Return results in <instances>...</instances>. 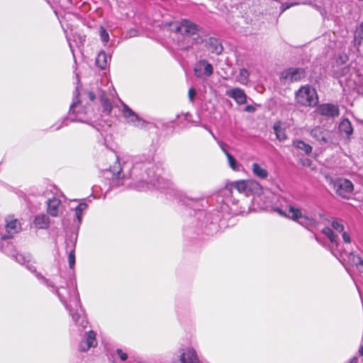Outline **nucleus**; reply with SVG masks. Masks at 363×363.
Wrapping results in <instances>:
<instances>
[{
	"mask_svg": "<svg viewBox=\"0 0 363 363\" xmlns=\"http://www.w3.org/2000/svg\"><path fill=\"white\" fill-rule=\"evenodd\" d=\"M36 276L42 278L44 283L50 288L51 291L56 293L60 301L69 311V315L79 330H84L88 325V320L82 308L76 286L73 283L72 286H69L67 281L61 277H55V282L52 283L42 277L40 274Z\"/></svg>",
	"mask_w": 363,
	"mask_h": 363,
	"instance_id": "f257e3e1",
	"label": "nucleus"
},
{
	"mask_svg": "<svg viewBox=\"0 0 363 363\" xmlns=\"http://www.w3.org/2000/svg\"><path fill=\"white\" fill-rule=\"evenodd\" d=\"M130 175L133 177V188L143 191L155 188L164 190L169 187V181L155 174L150 160L135 157L133 160Z\"/></svg>",
	"mask_w": 363,
	"mask_h": 363,
	"instance_id": "f03ea898",
	"label": "nucleus"
},
{
	"mask_svg": "<svg viewBox=\"0 0 363 363\" xmlns=\"http://www.w3.org/2000/svg\"><path fill=\"white\" fill-rule=\"evenodd\" d=\"M263 208H272L280 216L291 218L298 223L300 225L309 229L315 228L318 227L319 223V218L320 217V215H308L306 211H303L292 206H289L287 212H286L280 208H273L271 202H267L265 203Z\"/></svg>",
	"mask_w": 363,
	"mask_h": 363,
	"instance_id": "7ed1b4c3",
	"label": "nucleus"
},
{
	"mask_svg": "<svg viewBox=\"0 0 363 363\" xmlns=\"http://www.w3.org/2000/svg\"><path fill=\"white\" fill-rule=\"evenodd\" d=\"M330 227H325L322 230V233L324 234L330 242L329 247L331 253L336 257L342 256V253L338 249V233H342L343 241L345 243L350 244L351 242V238L350 234L345 231V227L341 220L334 218L330 221Z\"/></svg>",
	"mask_w": 363,
	"mask_h": 363,
	"instance_id": "20e7f679",
	"label": "nucleus"
},
{
	"mask_svg": "<svg viewBox=\"0 0 363 363\" xmlns=\"http://www.w3.org/2000/svg\"><path fill=\"white\" fill-rule=\"evenodd\" d=\"M170 27L171 30L191 38L193 44H201L204 41L203 29L188 19H182L179 23H172Z\"/></svg>",
	"mask_w": 363,
	"mask_h": 363,
	"instance_id": "39448f33",
	"label": "nucleus"
},
{
	"mask_svg": "<svg viewBox=\"0 0 363 363\" xmlns=\"http://www.w3.org/2000/svg\"><path fill=\"white\" fill-rule=\"evenodd\" d=\"M92 110L89 106H83L78 95L70 106L69 116L72 121L90 123L92 121Z\"/></svg>",
	"mask_w": 363,
	"mask_h": 363,
	"instance_id": "423d86ee",
	"label": "nucleus"
},
{
	"mask_svg": "<svg viewBox=\"0 0 363 363\" xmlns=\"http://www.w3.org/2000/svg\"><path fill=\"white\" fill-rule=\"evenodd\" d=\"M296 102L303 106H315L318 102L316 90L310 85L302 86L295 93Z\"/></svg>",
	"mask_w": 363,
	"mask_h": 363,
	"instance_id": "0eeeda50",
	"label": "nucleus"
},
{
	"mask_svg": "<svg viewBox=\"0 0 363 363\" xmlns=\"http://www.w3.org/2000/svg\"><path fill=\"white\" fill-rule=\"evenodd\" d=\"M5 229L6 234H0V242L12 238L16 234L19 233L22 230V223L21 220L16 218L14 216H8L5 218Z\"/></svg>",
	"mask_w": 363,
	"mask_h": 363,
	"instance_id": "6e6552de",
	"label": "nucleus"
},
{
	"mask_svg": "<svg viewBox=\"0 0 363 363\" xmlns=\"http://www.w3.org/2000/svg\"><path fill=\"white\" fill-rule=\"evenodd\" d=\"M179 353L177 357L172 358V363H208L206 361L200 360L196 350L191 347L181 348Z\"/></svg>",
	"mask_w": 363,
	"mask_h": 363,
	"instance_id": "1a4fd4ad",
	"label": "nucleus"
},
{
	"mask_svg": "<svg viewBox=\"0 0 363 363\" xmlns=\"http://www.w3.org/2000/svg\"><path fill=\"white\" fill-rule=\"evenodd\" d=\"M331 184L335 193L344 199H349L354 190L352 183L347 179L337 178L332 181Z\"/></svg>",
	"mask_w": 363,
	"mask_h": 363,
	"instance_id": "9d476101",
	"label": "nucleus"
},
{
	"mask_svg": "<svg viewBox=\"0 0 363 363\" xmlns=\"http://www.w3.org/2000/svg\"><path fill=\"white\" fill-rule=\"evenodd\" d=\"M122 108L121 112L125 122L136 128H143L146 125V122L140 118L133 110L128 106L121 101Z\"/></svg>",
	"mask_w": 363,
	"mask_h": 363,
	"instance_id": "9b49d317",
	"label": "nucleus"
},
{
	"mask_svg": "<svg viewBox=\"0 0 363 363\" xmlns=\"http://www.w3.org/2000/svg\"><path fill=\"white\" fill-rule=\"evenodd\" d=\"M52 194L51 191L45 192V196L48 197L47 212L50 216L57 217L62 213L63 206L61 200L57 196L54 195L50 197V194Z\"/></svg>",
	"mask_w": 363,
	"mask_h": 363,
	"instance_id": "f8f14e48",
	"label": "nucleus"
},
{
	"mask_svg": "<svg viewBox=\"0 0 363 363\" xmlns=\"http://www.w3.org/2000/svg\"><path fill=\"white\" fill-rule=\"evenodd\" d=\"M305 77V71L302 68H289L281 73L280 79L286 82L301 80Z\"/></svg>",
	"mask_w": 363,
	"mask_h": 363,
	"instance_id": "ddd939ff",
	"label": "nucleus"
},
{
	"mask_svg": "<svg viewBox=\"0 0 363 363\" xmlns=\"http://www.w3.org/2000/svg\"><path fill=\"white\" fill-rule=\"evenodd\" d=\"M316 111L318 114L328 118L336 117L340 113L338 106L331 104H320Z\"/></svg>",
	"mask_w": 363,
	"mask_h": 363,
	"instance_id": "4468645a",
	"label": "nucleus"
},
{
	"mask_svg": "<svg viewBox=\"0 0 363 363\" xmlns=\"http://www.w3.org/2000/svg\"><path fill=\"white\" fill-rule=\"evenodd\" d=\"M97 345L96 339V333L93 330H89L79 345V350L82 352L89 350L91 347H94Z\"/></svg>",
	"mask_w": 363,
	"mask_h": 363,
	"instance_id": "2eb2a0df",
	"label": "nucleus"
},
{
	"mask_svg": "<svg viewBox=\"0 0 363 363\" xmlns=\"http://www.w3.org/2000/svg\"><path fill=\"white\" fill-rule=\"evenodd\" d=\"M311 135L320 143L327 144L331 141L330 133L321 127H316L312 129Z\"/></svg>",
	"mask_w": 363,
	"mask_h": 363,
	"instance_id": "dca6fc26",
	"label": "nucleus"
},
{
	"mask_svg": "<svg viewBox=\"0 0 363 363\" xmlns=\"http://www.w3.org/2000/svg\"><path fill=\"white\" fill-rule=\"evenodd\" d=\"M203 69L204 74L207 77L211 76L213 74V66L205 60H200L196 67H194V74L201 78L203 76L201 70Z\"/></svg>",
	"mask_w": 363,
	"mask_h": 363,
	"instance_id": "f3484780",
	"label": "nucleus"
},
{
	"mask_svg": "<svg viewBox=\"0 0 363 363\" xmlns=\"http://www.w3.org/2000/svg\"><path fill=\"white\" fill-rule=\"evenodd\" d=\"M225 94L233 99L238 104L242 105L247 102V95L240 88L236 87L227 90Z\"/></svg>",
	"mask_w": 363,
	"mask_h": 363,
	"instance_id": "a211bd4d",
	"label": "nucleus"
},
{
	"mask_svg": "<svg viewBox=\"0 0 363 363\" xmlns=\"http://www.w3.org/2000/svg\"><path fill=\"white\" fill-rule=\"evenodd\" d=\"M247 180H240L233 182L230 184V188H227L225 191V195L228 196L233 194V190H236L240 194L247 195Z\"/></svg>",
	"mask_w": 363,
	"mask_h": 363,
	"instance_id": "6ab92c4d",
	"label": "nucleus"
},
{
	"mask_svg": "<svg viewBox=\"0 0 363 363\" xmlns=\"http://www.w3.org/2000/svg\"><path fill=\"white\" fill-rule=\"evenodd\" d=\"M4 252L12 257L15 258V259L20 263L21 264H26L27 268L33 272H35V269H34V267L32 266V264H30V255H24L22 253L17 252L16 254L10 253L7 250H4Z\"/></svg>",
	"mask_w": 363,
	"mask_h": 363,
	"instance_id": "aec40b11",
	"label": "nucleus"
},
{
	"mask_svg": "<svg viewBox=\"0 0 363 363\" xmlns=\"http://www.w3.org/2000/svg\"><path fill=\"white\" fill-rule=\"evenodd\" d=\"M252 172L255 177L260 179H267L269 177L268 171L258 163L252 164Z\"/></svg>",
	"mask_w": 363,
	"mask_h": 363,
	"instance_id": "412c9836",
	"label": "nucleus"
},
{
	"mask_svg": "<svg viewBox=\"0 0 363 363\" xmlns=\"http://www.w3.org/2000/svg\"><path fill=\"white\" fill-rule=\"evenodd\" d=\"M33 224L38 229H46L50 224L49 218L45 214H40L35 217Z\"/></svg>",
	"mask_w": 363,
	"mask_h": 363,
	"instance_id": "4be33fe9",
	"label": "nucleus"
},
{
	"mask_svg": "<svg viewBox=\"0 0 363 363\" xmlns=\"http://www.w3.org/2000/svg\"><path fill=\"white\" fill-rule=\"evenodd\" d=\"M363 40V22L356 28L354 35L353 45L357 51L359 50Z\"/></svg>",
	"mask_w": 363,
	"mask_h": 363,
	"instance_id": "5701e85b",
	"label": "nucleus"
},
{
	"mask_svg": "<svg viewBox=\"0 0 363 363\" xmlns=\"http://www.w3.org/2000/svg\"><path fill=\"white\" fill-rule=\"evenodd\" d=\"M247 194L252 193L259 196L262 192V187L255 180H247Z\"/></svg>",
	"mask_w": 363,
	"mask_h": 363,
	"instance_id": "b1692460",
	"label": "nucleus"
},
{
	"mask_svg": "<svg viewBox=\"0 0 363 363\" xmlns=\"http://www.w3.org/2000/svg\"><path fill=\"white\" fill-rule=\"evenodd\" d=\"M273 128L276 134L277 138L279 141H284L286 139V135L285 133L284 128L282 127V123L281 121H277L276 123H274Z\"/></svg>",
	"mask_w": 363,
	"mask_h": 363,
	"instance_id": "393cba45",
	"label": "nucleus"
},
{
	"mask_svg": "<svg viewBox=\"0 0 363 363\" xmlns=\"http://www.w3.org/2000/svg\"><path fill=\"white\" fill-rule=\"evenodd\" d=\"M96 65L101 69H105L108 65V57L105 52H100L96 59Z\"/></svg>",
	"mask_w": 363,
	"mask_h": 363,
	"instance_id": "a878e982",
	"label": "nucleus"
},
{
	"mask_svg": "<svg viewBox=\"0 0 363 363\" xmlns=\"http://www.w3.org/2000/svg\"><path fill=\"white\" fill-rule=\"evenodd\" d=\"M293 145L296 148L303 151L306 155H309L312 152V147L303 140H294L293 141Z\"/></svg>",
	"mask_w": 363,
	"mask_h": 363,
	"instance_id": "bb28decb",
	"label": "nucleus"
},
{
	"mask_svg": "<svg viewBox=\"0 0 363 363\" xmlns=\"http://www.w3.org/2000/svg\"><path fill=\"white\" fill-rule=\"evenodd\" d=\"M208 43L212 52L217 55L222 52L223 47L218 39L211 38H209Z\"/></svg>",
	"mask_w": 363,
	"mask_h": 363,
	"instance_id": "cd10ccee",
	"label": "nucleus"
},
{
	"mask_svg": "<svg viewBox=\"0 0 363 363\" xmlns=\"http://www.w3.org/2000/svg\"><path fill=\"white\" fill-rule=\"evenodd\" d=\"M88 205L86 203H79L74 208L76 219L78 225L82 223V218L84 212L87 209Z\"/></svg>",
	"mask_w": 363,
	"mask_h": 363,
	"instance_id": "c85d7f7f",
	"label": "nucleus"
},
{
	"mask_svg": "<svg viewBox=\"0 0 363 363\" xmlns=\"http://www.w3.org/2000/svg\"><path fill=\"white\" fill-rule=\"evenodd\" d=\"M250 73L245 68H242L239 71V74L236 81L242 85H247L249 82Z\"/></svg>",
	"mask_w": 363,
	"mask_h": 363,
	"instance_id": "c756f323",
	"label": "nucleus"
},
{
	"mask_svg": "<svg viewBox=\"0 0 363 363\" xmlns=\"http://www.w3.org/2000/svg\"><path fill=\"white\" fill-rule=\"evenodd\" d=\"M349 262L357 267L359 272H363V259L354 253L349 255Z\"/></svg>",
	"mask_w": 363,
	"mask_h": 363,
	"instance_id": "7c9ffc66",
	"label": "nucleus"
},
{
	"mask_svg": "<svg viewBox=\"0 0 363 363\" xmlns=\"http://www.w3.org/2000/svg\"><path fill=\"white\" fill-rule=\"evenodd\" d=\"M339 129L341 132L345 133L347 135H350L353 132L351 123L347 119H344L341 121L339 125Z\"/></svg>",
	"mask_w": 363,
	"mask_h": 363,
	"instance_id": "2f4dec72",
	"label": "nucleus"
},
{
	"mask_svg": "<svg viewBox=\"0 0 363 363\" xmlns=\"http://www.w3.org/2000/svg\"><path fill=\"white\" fill-rule=\"evenodd\" d=\"M117 358H119L121 362L128 361L127 363H133L131 358H128V354L121 349H117L114 359L116 361Z\"/></svg>",
	"mask_w": 363,
	"mask_h": 363,
	"instance_id": "473e14b6",
	"label": "nucleus"
},
{
	"mask_svg": "<svg viewBox=\"0 0 363 363\" xmlns=\"http://www.w3.org/2000/svg\"><path fill=\"white\" fill-rule=\"evenodd\" d=\"M101 104L103 107V112L106 114H110L113 108L111 101L108 99L102 97Z\"/></svg>",
	"mask_w": 363,
	"mask_h": 363,
	"instance_id": "72a5a7b5",
	"label": "nucleus"
},
{
	"mask_svg": "<svg viewBox=\"0 0 363 363\" xmlns=\"http://www.w3.org/2000/svg\"><path fill=\"white\" fill-rule=\"evenodd\" d=\"M208 130V131L210 133V134L212 135V137L213 138V139L218 143L219 147H220V149L222 150V151L224 152V154L225 155V156H227V154H230L228 151H227V148L228 147V145L225 143H224L223 142L219 140L216 136L214 135V133L212 132V130L211 129H208V128H206Z\"/></svg>",
	"mask_w": 363,
	"mask_h": 363,
	"instance_id": "f704fd0d",
	"label": "nucleus"
},
{
	"mask_svg": "<svg viewBox=\"0 0 363 363\" xmlns=\"http://www.w3.org/2000/svg\"><path fill=\"white\" fill-rule=\"evenodd\" d=\"M228 162L230 168L235 171H238L240 169L239 164H238L236 160L230 154H227Z\"/></svg>",
	"mask_w": 363,
	"mask_h": 363,
	"instance_id": "c9c22d12",
	"label": "nucleus"
},
{
	"mask_svg": "<svg viewBox=\"0 0 363 363\" xmlns=\"http://www.w3.org/2000/svg\"><path fill=\"white\" fill-rule=\"evenodd\" d=\"M125 167V165H123V167H121V164L117 161L113 166L110 167V171L113 173V174L117 175L118 177H120L121 173Z\"/></svg>",
	"mask_w": 363,
	"mask_h": 363,
	"instance_id": "e433bc0d",
	"label": "nucleus"
},
{
	"mask_svg": "<svg viewBox=\"0 0 363 363\" xmlns=\"http://www.w3.org/2000/svg\"><path fill=\"white\" fill-rule=\"evenodd\" d=\"M99 35H100V38L103 43H107L108 42L109 35L103 26H101L99 28Z\"/></svg>",
	"mask_w": 363,
	"mask_h": 363,
	"instance_id": "4c0bfd02",
	"label": "nucleus"
},
{
	"mask_svg": "<svg viewBox=\"0 0 363 363\" xmlns=\"http://www.w3.org/2000/svg\"><path fill=\"white\" fill-rule=\"evenodd\" d=\"M68 262L69 265L71 269H72L75 264V255H74V250H72L68 255Z\"/></svg>",
	"mask_w": 363,
	"mask_h": 363,
	"instance_id": "58836bf2",
	"label": "nucleus"
},
{
	"mask_svg": "<svg viewBox=\"0 0 363 363\" xmlns=\"http://www.w3.org/2000/svg\"><path fill=\"white\" fill-rule=\"evenodd\" d=\"M68 120L69 119L67 118H63L62 120L58 121L56 123V124L53 126L55 130H59L62 127L67 125H68V123H67Z\"/></svg>",
	"mask_w": 363,
	"mask_h": 363,
	"instance_id": "ea45409f",
	"label": "nucleus"
},
{
	"mask_svg": "<svg viewBox=\"0 0 363 363\" xmlns=\"http://www.w3.org/2000/svg\"><path fill=\"white\" fill-rule=\"evenodd\" d=\"M347 60H348V57L347 55H341L337 58V62L340 63V64H344L347 61Z\"/></svg>",
	"mask_w": 363,
	"mask_h": 363,
	"instance_id": "a19ab883",
	"label": "nucleus"
},
{
	"mask_svg": "<svg viewBox=\"0 0 363 363\" xmlns=\"http://www.w3.org/2000/svg\"><path fill=\"white\" fill-rule=\"evenodd\" d=\"M196 94V91L194 88H190L188 92L189 98L191 101H194V99Z\"/></svg>",
	"mask_w": 363,
	"mask_h": 363,
	"instance_id": "79ce46f5",
	"label": "nucleus"
},
{
	"mask_svg": "<svg viewBox=\"0 0 363 363\" xmlns=\"http://www.w3.org/2000/svg\"><path fill=\"white\" fill-rule=\"evenodd\" d=\"M126 35L128 38H132V37L136 36V35H138V30L135 29H130V30H128L127 32Z\"/></svg>",
	"mask_w": 363,
	"mask_h": 363,
	"instance_id": "37998d69",
	"label": "nucleus"
},
{
	"mask_svg": "<svg viewBox=\"0 0 363 363\" xmlns=\"http://www.w3.org/2000/svg\"><path fill=\"white\" fill-rule=\"evenodd\" d=\"M84 95L87 96L90 101H94L95 99V95L93 92L89 91L84 94Z\"/></svg>",
	"mask_w": 363,
	"mask_h": 363,
	"instance_id": "c03bdc74",
	"label": "nucleus"
},
{
	"mask_svg": "<svg viewBox=\"0 0 363 363\" xmlns=\"http://www.w3.org/2000/svg\"><path fill=\"white\" fill-rule=\"evenodd\" d=\"M245 111H247V112L252 113V112H254L255 111V108L253 106H252V105H247L245 108Z\"/></svg>",
	"mask_w": 363,
	"mask_h": 363,
	"instance_id": "a18cd8bd",
	"label": "nucleus"
},
{
	"mask_svg": "<svg viewBox=\"0 0 363 363\" xmlns=\"http://www.w3.org/2000/svg\"><path fill=\"white\" fill-rule=\"evenodd\" d=\"M229 202H232L233 205H237L238 201H235V199L232 200L231 199L226 198L225 199L226 204L228 205Z\"/></svg>",
	"mask_w": 363,
	"mask_h": 363,
	"instance_id": "49530a36",
	"label": "nucleus"
},
{
	"mask_svg": "<svg viewBox=\"0 0 363 363\" xmlns=\"http://www.w3.org/2000/svg\"><path fill=\"white\" fill-rule=\"evenodd\" d=\"M358 359L357 357H353L351 359L350 363H357Z\"/></svg>",
	"mask_w": 363,
	"mask_h": 363,
	"instance_id": "de8ad7c7",
	"label": "nucleus"
},
{
	"mask_svg": "<svg viewBox=\"0 0 363 363\" xmlns=\"http://www.w3.org/2000/svg\"><path fill=\"white\" fill-rule=\"evenodd\" d=\"M359 354L361 356H363V345L359 348Z\"/></svg>",
	"mask_w": 363,
	"mask_h": 363,
	"instance_id": "09e8293b",
	"label": "nucleus"
},
{
	"mask_svg": "<svg viewBox=\"0 0 363 363\" xmlns=\"http://www.w3.org/2000/svg\"><path fill=\"white\" fill-rule=\"evenodd\" d=\"M230 211H231V213L233 214H237L238 213V211L236 209H233V208H230Z\"/></svg>",
	"mask_w": 363,
	"mask_h": 363,
	"instance_id": "8fccbe9b",
	"label": "nucleus"
},
{
	"mask_svg": "<svg viewBox=\"0 0 363 363\" xmlns=\"http://www.w3.org/2000/svg\"><path fill=\"white\" fill-rule=\"evenodd\" d=\"M0 248H3V245L0 242Z\"/></svg>",
	"mask_w": 363,
	"mask_h": 363,
	"instance_id": "3c124183",
	"label": "nucleus"
},
{
	"mask_svg": "<svg viewBox=\"0 0 363 363\" xmlns=\"http://www.w3.org/2000/svg\"><path fill=\"white\" fill-rule=\"evenodd\" d=\"M69 47H70L71 50H72V45H71V43H69Z\"/></svg>",
	"mask_w": 363,
	"mask_h": 363,
	"instance_id": "603ef678",
	"label": "nucleus"
}]
</instances>
